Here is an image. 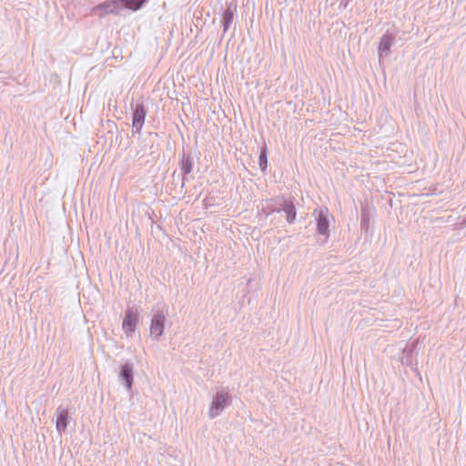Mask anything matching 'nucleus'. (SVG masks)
Here are the masks:
<instances>
[{
	"instance_id": "nucleus-6",
	"label": "nucleus",
	"mask_w": 466,
	"mask_h": 466,
	"mask_svg": "<svg viewBox=\"0 0 466 466\" xmlns=\"http://www.w3.org/2000/svg\"><path fill=\"white\" fill-rule=\"evenodd\" d=\"M138 323V311L134 308H128L125 312V318L122 322V329L127 337H132L136 331Z\"/></svg>"
},
{
	"instance_id": "nucleus-17",
	"label": "nucleus",
	"mask_w": 466,
	"mask_h": 466,
	"mask_svg": "<svg viewBox=\"0 0 466 466\" xmlns=\"http://www.w3.org/2000/svg\"><path fill=\"white\" fill-rule=\"evenodd\" d=\"M369 224V217L368 215L362 213L361 215V220H360V227L363 229L364 228L368 227Z\"/></svg>"
},
{
	"instance_id": "nucleus-9",
	"label": "nucleus",
	"mask_w": 466,
	"mask_h": 466,
	"mask_svg": "<svg viewBox=\"0 0 466 466\" xmlns=\"http://www.w3.org/2000/svg\"><path fill=\"white\" fill-rule=\"evenodd\" d=\"M122 9L123 6L120 5L119 0H112L97 5L94 7L93 11H101L100 15L103 16L109 14L118 15Z\"/></svg>"
},
{
	"instance_id": "nucleus-3",
	"label": "nucleus",
	"mask_w": 466,
	"mask_h": 466,
	"mask_svg": "<svg viewBox=\"0 0 466 466\" xmlns=\"http://www.w3.org/2000/svg\"><path fill=\"white\" fill-rule=\"evenodd\" d=\"M132 112V128L134 133H140L145 123L147 114L148 112L147 106L144 104L143 100L137 101Z\"/></svg>"
},
{
	"instance_id": "nucleus-16",
	"label": "nucleus",
	"mask_w": 466,
	"mask_h": 466,
	"mask_svg": "<svg viewBox=\"0 0 466 466\" xmlns=\"http://www.w3.org/2000/svg\"><path fill=\"white\" fill-rule=\"evenodd\" d=\"M258 166L261 169V171H265L267 169L268 166V147L266 145H264L260 148V153L258 156Z\"/></svg>"
},
{
	"instance_id": "nucleus-5",
	"label": "nucleus",
	"mask_w": 466,
	"mask_h": 466,
	"mask_svg": "<svg viewBox=\"0 0 466 466\" xmlns=\"http://www.w3.org/2000/svg\"><path fill=\"white\" fill-rule=\"evenodd\" d=\"M396 36L397 32H390L389 30L381 35L378 44V56L380 61L382 57L388 56L390 54V49L395 44Z\"/></svg>"
},
{
	"instance_id": "nucleus-2",
	"label": "nucleus",
	"mask_w": 466,
	"mask_h": 466,
	"mask_svg": "<svg viewBox=\"0 0 466 466\" xmlns=\"http://www.w3.org/2000/svg\"><path fill=\"white\" fill-rule=\"evenodd\" d=\"M231 397L228 389H221L217 391L208 409V417L215 419L219 416L226 407L230 405Z\"/></svg>"
},
{
	"instance_id": "nucleus-10",
	"label": "nucleus",
	"mask_w": 466,
	"mask_h": 466,
	"mask_svg": "<svg viewBox=\"0 0 466 466\" xmlns=\"http://www.w3.org/2000/svg\"><path fill=\"white\" fill-rule=\"evenodd\" d=\"M418 340H413L411 343L407 344L402 350V356L400 357V362L403 365L412 367L417 362L415 361L414 355L417 352Z\"/></svg>"
},
{
	"instance_id": "nucleus-7",
	"label": "nucleus",
	"mask_w": 466,
	"mask_h": 466,
	"mask_svg": "<svg viewBox=\"0 0 466 466\" xmlns=\"http://www.w3.org/2000/svg\"><path fill=\"white\" fill-rule=\"evenodd\" d=\"M281 206L279 207L280 212H284L286 215L287 222L291 225L294 224L297 218V209L295 206V198L292 197L286 198L281 195L280 200Z\"/></svg>"
},
{
	"instance_id": "nucleus-13",
	"label": "nucleus",
	"mask_w": 466,
	"mask_h": 466,
	"mask_svg": "<svg viewBox=\"0 0 466 466\" xmlns=\"http://www.w3.org/2000/svg\"><path fill=\"white\" fill-rule=\"evenodd\" d=\"M55 415L56 418V431L61 434L66 431L68 425V410L60 405L56 408Z\"/></svg>"
},
{
	"instance_id": "nucleus-19",
	"label": "nucleus",
	"mask_w": 466,
	"mask_h": 466,
	"mask_svg": "<svg viewBox=\"0 0 466 466\" xmlns=\"http://www.w3.org/2000/svg\"><path fill=\"white\" fill-rule=\"evenodd\" d=\"M149 136H150V137H157V138L159 137V136H158V134H157V133H156V132H150V133H149Z\"/></svg>"
},
{
	"instance_id": "nucleus-12",
	"label": "nucleus",
	"mask_w": 466,
	"mask_h": 466,
	"mask_svg": "<svg viewBox=\"0 0 466 466\" xmlns=\"http://www.w3.org/2000/svg\"><path fill=\"white\" fill-rule=\"evenodd\" d=\"M180 171H181V187H184L186 176L190 174L193 170L194 167V157L191 154L186 155L183 152L182 157L179 160Z\"/></svg>"
},
{
	"instance_id": "nucleus-15",
	"label": "nucleus",
	"mask_w": 466,
	"mask_h": 466,
	"mask_svg": "<svg viewBox=\"0 0 466 466\" xmlns=\"http://www.w3.org/2000/svg\"><path fill=\"white\" fill-rule=\"evenodd\" d=\"M123 8L137 11L147 2V0H119Z\"/></svg>"
},
{
	"instance_id": "nucleus-8",
	"label": "nucleus",
	"mask_w": 466,
	"mask_h": 466,
	"mask_svg": "<svg viewBox=\"0 0 466 466\" xmlns=\"http://www.w3.org/2000/svg\"><path fill=\"white\" fill-rule=\"evenodd\" d=\"M118 379L119 381L126 387L127 391L132 390L134 382V366L131 362L127 361L121 365Z\"/></svg>"
},
{
	"instance_id": "nucleus-14",
	"label": "nucleus",
	"mask_w": 466,
	"mask_h": 466,
	"mask_svg": "<svg viewBox=\"0 0 466 466\" xmlns=\"http://www.w3.org/2000/svg\"><path fill=\"white\" fill-rule=\"evenodd\" d=\"M237 9V5L233 2H230L227 5L226 9L224 10L222 14V26H223V35L227 33V31L229 29L233 19H234V13Z\"/></svg>"
},
{
	"instance_id": "nucleus-4",
	"label": "nucleus",
	"mask_w": 466,
	"mask_h": 466,
	"mask_svg": "<svg viewBox=\"0 0 466 466\" xmlns=\"http://www.w3.org/2000/svg\"><path fill=\"white\" fill-rule=\"evenodd\" d=\"M166 325V312L164 309L157 310L156 314L153 315L150 321V336L153 339L158 341L161 336L164 333Z\"/></svg>"
},
{
	"instance_id": "nucleus-11",
	"label": "nucleus",
	"mask_w": 466,
	"mask_h": 466,
	"mask_svg": "<svg viewBox=\"0 0 466 466\" xmlns=\"http://www.w3.org/2000/svg\"><path fill=\"white\" fill-rule=\"evenodd\" d=\"M280 200L281 195L266 199L263 203H261V208H258L259 212L264 214L266 217H268L274 212L280 213Z\"/></svg>"
},
{
	"instance_id": "nucleus-18",
	"label": "nucleus",
	"mask_w": 466,
	"mask_h": 466,
	"mask_svg": "<svg viewBox=\"0 0 466 466\" xmlns=\"http://www.w3.org/2000/svg\"><path fill=\"white\" fill-rule=\"evenodd\" d=\"M351 0H339V7L346 9Z\"/></svg>"
},
{
	"instance_id": "nucleus-1",
	"label": "nucleus",
	"mask_w": 466,
	"mask_h": 466,
	"mask_svg": "<svg viewBox=\"0 0 466 466\" xmlns=\"http://www.w3.org/2000/svg\"><path fill=\"white\" fill-rule=\"evenodd\" d=\"M312 216L316 221L317 232L325 238V241L329 237V224L330 219H334L333 216L330 215L327 207H318L313 212Z\"/></svg>"
}]
</instances>
